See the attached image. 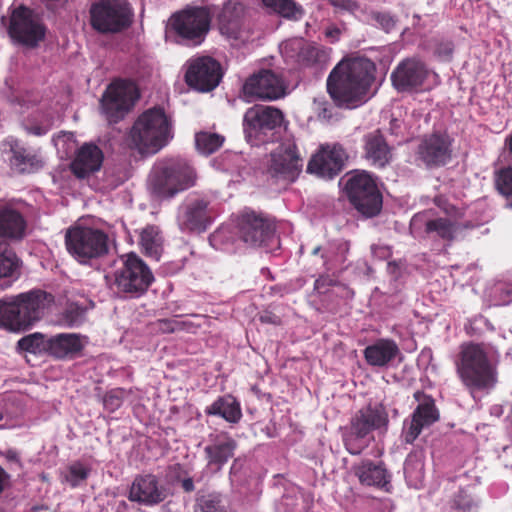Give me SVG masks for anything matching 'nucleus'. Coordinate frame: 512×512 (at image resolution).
<instances>
[{"label": "nucleus", "mask_w": 512, "mask_h": 512, "mask_svg": "<svg viewBox=\"0 0 512 512\" xmlns=\"http://www.w3.org/2000/svg\"><path fill=\"white\" fill-rule=\"evenodd\" d=\"M153 281L148 266L135 254H129L124 266L114 274L113 285L119 292L138 296L144 293Z\"/></svg>", "instance_id": "nucleus-10"}, {"label": "nucleus", "mask_w": 512, "mask_h": 512, "mask_svg": "<svg viewBox=\"0 0 512 512\" xmlns=\"http://www.w3.org/2000/svg\"><path fill=\"white\" fill-rule=\"evenodd\" d=\"M208 203L202 199H196L183 206L178 214V224L183 231H202L208 223Z\"/></svg>", "instance_id": "nucleus-28"}, {"label": "nucleus", "mask_w": 512, "mask_h": 512, "mask_svg": "<svg viewBox=\"0 0 512 512\" xmlns=\"http://www.w3.org/2000/svg\"><path fill=\"white\" fill-rule=\"evenodd\" d=\"M353 471L362 485L385 487L389 484V475L386 469L371 461L354 466Z\"/></svg>", "instance_id": "nucleus-34"}, {"label": "nucleus", "mask_w": 512, "mask_h": 512, "mask_svg": "<svg viewBox=\"0 0 512 512\" xmlns=\"http://www.w3.org/2000/svg\"><path fill=\"white\" fill-rule=\"evenodd\" d=\"M286 86L277 74L264 70L250 77L243 86L245 97L275 100L285 95Z\"/></svg>", "instance_id": "nucleus-19"}, {"label": "nucleus", "mask_w": 512, "mask_h": 512, "mask_svg": "<svg viewBox=\"0 0 512 512\" xmlns=\"http://www.w3.org/2000/svg\"><path fill=\"white\" fill-rule=\"evenodd\" d=\"M283 113L274 107L255 105L244 115V132L249 142L260 139L262 134L279 127L283 122Z\"/></svg>", "instance_id": "nucleus-17"}, {"label": "nucleus", "mask_w": 512, "mask_h": 512, "mask_svg": "<svg viewBox=\"0 0 512 512\" xmlns=\"http://www.w3.org/2000/svg\"><path fill=\"white\" fill-rule=\"evenodd\" d=\"M365 158L375 167L383 168L391 160V150L379 132H373L365 137Z\"/></svg>", "instance_id": "nucleus-30"}, {"label": "nucleus", "mask_w": 512, "mask_h": 512, "mask_svg": "<svg viewBox=\"0 0 512 512\" xmlns=\"http://www.w3.org/2000/svg\"><path fill=\"white\" fill-rule=\"evenodd\" d=\"M25 230L26 222L17 210L8 206L0 208V237L19 240L25 235Z\"/></svg>", "instance_id": "nucleus-31"}, {"label": "nucleus", "mask_w": 512, "mask_h": 512, "mask_svg": "<svg viewBox=\"0 0 512 512\" xmlns=\"http://www.w3.org/2000/svg\"><path fill=\"white\" fill-rule=\"evenodd\" d=\"M68 252L79 262L100 257L108 252V237L98 229L75 226L65 235Z\"/></svg>", "instance_id": "nucleus-6"}, {"label": "nucleus", "mask_w": 512, "mask_h": 512, "mask_svg": "<svg viewBox=\"0 0 512 512\" xmlns=\"http://www.w3.org/2000/svg\"><path fill=\"white\" fill-rule=\"evenodd\" d=\"M138 97L139 94L133 82H113L102 96V112L109 121L115 122L134 105Z\"/></svg>", "instance_id": "nucleus-14"}, {"label": "nucleus", "mask_w": 512, "mask_h": 512, "mask_svg": "<svg viewBox=\"0 0 512 512\" xmlns=\"http://www.w3.org/2000/svg\"><path fill=\"white\" fill-rule=\"evenodd\" d=\"M19 267L15 253L5 244H0V278L14 275Z\"/></svg>", "instance_id": "nucleus-42"}, {"label": "nucleus", "mask_w": 512, "mask_h": 512, "mask_svg": "<svg viewBox=\"0 0 512 512\" xmlns=\"http://www.w3.org/2000/svg\"><path fill=\"white\" fill-rule=\"evenodd\" d=\"M347 154L340 145H323L312 156L307 171L320 178L332 179L343 169Z\"/></svg>", "instance_id": "nucleus-18"}, {"label": "nucleus", "mask_w": 512, "mask_h": 512, "mask_svg": "<svg viewBox=\"0 0 512 512\" xmlns=\"http://www.w3.org/2000/svg\"><path fill=\"white\" fill-rule=\"evenodd\" d=\"M387 423V414L382 406L361 409L353 418L350 431L344 438L347 451L353 455L360 454L369 443V433Z\"/></svg>", "instance_id": "nucleus-9"}, {"label": "nucleus", "mask_w": 512, "mask_h": 512, "mask_svg": "<svg viewBox=\"0 0 512 512\" xmlns=\"http://www.w3.org/2000/svg\"><path fill=\"white\" fill-rule=\"evenodd\" d=\"M140 245L144 254L156 261L163 252V237L158 227L148 226L140 234Z\"/></svg>", "instance_id": "nucleus-36"}, {"label": "nucleus", "mask_w": 512, "mask_h": 512, "mask_svg": "<svg viewBox=\"0 0 512 512\" xmlns=\"http://www.w3.org/2000/svg\"><path fill=\"white\" fill-rule=\"evenodd\" d=\"M236 442L226 434L215 436L210 444L204 448L207 467L217 472L233 457Z\"/></svg>", "instance_id": "nucleus-26"}, {"label": "nucleus", "mask_w": 512, "mask_h": 512, "mask_svg": "<svg viewBox=\"0 0 512 512\" xmlns=\"http://www.w3.org/2000/svg\"><path fill=\"white\" fill-rule=\"evenodd\" d=\"M125 394L126 392L122 389L110 391L104 397V406L110 411L118 409L123 403Z\"/></svg>", "instance_id": "nucleus-47"}, {"label": "nucleus", "mask_w": 512, "mask_h": 512, "mask_svg": "<svg viewBox=\"0 0 512 512\" xmlns=\"http://www.w3.org/2000/svg\"><path fill=\"white\" fill-rule=\"evenodd\" d=\"M496 185L503 195L512 198V168H505L498 173Z\"/></svg>", "instance_id": "nucleus-46"}, {"label": "nucleus", "mask_w": 512, "mask_h": 512, "mask_svg": "<svg viewBox=\"0 0 512 512\" xmlns=\"http://www.w3.org/2000/svg\"><path fill=\"white\" fill-rule=\"evenodd\" d=\"M23 127L28 134L34 136H42L51 129L52 123L50 121L41 124H31L30 122H24Z\"/></svg>", "instance_id": "nucleus-49"}, {"label": "nucleus", "mask_w": 512, "mask_h": 512, "mask_svg": "<svg viewBox=\"0 0 512 512\" xmlns=\"http://www.w3.org/2000/svg\"><path fill=\"white\" fill-rule=\"evenodd\" d=\"M183 488L186 491H192L194 489V484L192 479H185L182 483Z\"/></svg>", "instance_id": "nucleus-53"}, {"label": "nucleus", "mask_w": 512, "mask_h": 512, "mask_svg": "<svg viewBox=\"0 0 512 512\" xmlns=\"http://www.w3.org/2000/svg\"><path fill=\"white\" fill-rule=\"evenodd\" d=\"M370 17L386 32L391 31L396 23L395 19L387 13L374 12Z\"/></svg>", "instance_id": "nucleus-48"}, {"label": "nucleus", "mask_w": 512, "mask_h": 512, "mask_svg": "<svg viewBox=\"0 0 512 512\" xmlns=\"http://www.w3.org/2000/svg\"><path fill=\"white\" fill-rule=\"evenodd\" d=\"M103 160L102 150L94 144L86 143L77 150L70 168L77 178L84 179L98 172Z\"/></svg>", "instance_id": "nucleus-22"}, {"label": "nucleus", "mask_w": 512, "mask_h": 512, "mask_svg": "<svg viewBox=\"0 0 512 512\" xmlns=\"http://www.w3.org/2000/svg\"><path fill=\"white\" fill-rule=\"evenodd\" d=\"M224 236V231L219 230L213 235L214 240H220Z\"/></svg>", "instance_id": "nucleus-56"}, {"label": "nucleus", "mask_w": 512, "mask_h": 512, "mask_svg": "<svg viewBox=\"0 0 512 512\" xmlns=\"http://www.w3.org/2000/svg\"><path fill=\"white\" fill-rule=\"evenodd\" d=\"M330 2L334 7L350 13H356L359 10V4L354 0H330Z\"/></svg>", "instance_id": "nucleus-50"}, {"label": "nucleus", "mask_w": 512, "mask_h": 512, "mask_svg": "<svg viewBox=\"0 0 512 512\" xmlns=\"http://www.w3.org/2000/svg\"><path fill=\"white\" fill-rule=\"evenodd\" d=\"M18 347L33 354L40 353L45 348L43 336L39 333L25 336L18 341Z\"/></svg>", "instance_id": "nucleus-45"}, {"label": "nucleus", "mask_w": 512, "mask_h": 512, "mask_svg": "<svg viewBox=\"0 0 512 512\" xmlns=\"http://www.w3.org/2000/svg\"><path fill=\"white\" fill-rule=\"evenodd\" d=\"M303 157L294 141L279 144L270 154L268 172L277 178L294 181L303 168Z\"/></svg>", "instance_id": "nucleus-15"}, {"label": "nucleus", "mask_w": 512, "mask_h": 512, "mask_svg": "<svg viewBox=\"0 0 512 512\" xmlns=\"http://www.w3.org/2000/svg\"><path fill=\"white\" fill-rule=\"evenodd\" d=\"M326 36L328 38H331L332 41H335L338 39L339 35H340V30L337 28V27H329L327 28L326 32H325Z\"/></svg>", "instance_id": "nucleus-52"}, {"label": "nucleus", "mask_w": 512, "mask_h": 512, "mask_svg": "<svg viewBox=\"0 0 512 512\" xmlns=\"http://www.w3.org/2000/svg\"><path fill=\"white\" fill-rule=\"evenodd\" d=\"M455 370L470 393L490 390L497 383V367L481 344H462L455 359Z\"/></svg>", "instance_id": "nucleus-3"}, {"label": "nucleus", "mask_w": 512, "mask_h": 512, "mask_svg": "<svg viewBox=\"0 0 512 512\" xmlns=\"http://www.w3.org/2000/svg\"><path fill=\"white\" fill-rule=\"evenodd\" d=\"M338 246L339 249L343 252V254H345L349 249V246L346 242H340Z\"/></svg>", "instance_id": "nucleus-55"}, {"label": "nucleus", "mask_w": 512, "mask_h": 512, "mask_svg": "<svg viewBox=\"0 0 512 512\" xmlns=\"http://www.w3.org/2000/svg\"><path fill=\"white\" fill-rule=\"evenodd\" d=\"M9 34L18 43L35 47L44 39L45 27L31 9L19 6L12 11Z\"/></svg>", "instance_id": "nucleus-12"}, {"label": "nucleus", "mask_w": 512, "mask_h": 512, "mask_svg": "<svg viewBox=\"0 0 512 512\" xmlns=\"http://www.w3.org/2000/svg\"><path fill=\"white\" fill-rule=\"evenodd\" d=\"M320 251H321V247H320V246H317V247H315V248L313 249L312 253H313L314 255H317Z\"/></svg>", "instance_id": "nucleus-58"}, {"label": "nucleus", "mask_w": 512, "mask_h": 512, "mask_svg": "<svg viewBox=\"0 0 512 512\" xmlns=\"http://www.w3.org/2000/svg\"><path fill=\"white\" fill-rule=\"evenodd\" d=\"M54 145L59 153L68 156L75 151L77 143L75 135L72 132H62L53 138Z\"/></svg>", "instance_id": "nucleus-44"}, {"label": "nucleus", "mask_w": 512, "mask_h": 512, "mask_svg": "<svg viewBox=\"0 0 512 512\" xmlns=\"http://www.w3.org/2000/svg\"><path fill=\"white\" fill-rule=\"evenodd\" d=\"M459 215L460 213L457 212L453 218L446 216L427 221L424 215H415L411 220V228L417 229L424 224L427 234H434L444 240L452 241L461 229V225L457 222Z\"/></svg>", "instance_id": "nucleus-24"}, {"label": "nucleus", "mask_w": 512, "mask_h": 512, "mask_svg": "<svg viewBox=\"0 0 512 512\" xmlns=\"http://www.w3.org/2000/svg\"><path fill=\"white\" fill-rule=\"evenodd\" d=\"M404 473L407 483L414 487H421L424 480V461L420 454H409L404 464Z\"/></svg>", "instance_id": "nucleus-37"}, {"label": "nucleus", "mask_w": 512, "mask_h": 512, "mask_svg": "<svg viewBox=\"0 0 512 512\" xmlns=\"http://www.w3.org/2000/svg\"><path fill=\"white\" fill-rule=\"evenodd\" d=\"M264 6L286 18L298 19L302 9L293 0H262Z\"/></svg>", "instance_id": "nucleus-39"}, {"label": "nucleus", "mask_w": 512, "mask_h": 512, "mask_svg": "<svg viewBox=\"0 0 512 512\" xmlns=\"http://www.w3.org/2000/svg\"><path fill=\"white\" fill-rule=\"evenodd\" d=\"M84 347L83 339L77 334H59L47 341L49 352L56 358L74 355Z\"/></svg>", "instance_id": "nucleus-32"}, {"label": "nucleus", "mask_w": 512, "mask_h": 512, "mask_svg": "<svg viewBox=\"0 0 512 512\" xmlns=\"http://www.w3.org/2000/svg\"><path fill=\"white\" fill-rule=\"evenodd\" d=\"M207 414L217 415L226 421L236 423L242 416L240 404L230 395L218 398L206 409Z\"/></svg>", "instance_id": "nucleus-35"}, {"label": "nucleus", "mask_w": 512, "mask_h": 512, "mask_svg": "<svg viewBox=\"0 0 512 512\" xmlns=\"http://www.w3.org/2000/svg\"><path fill=\"white\" fill-rule=\"evenodd\" d=\"M345 191L354 207L363 215L372 217L382 207V197L376 182L366 171H356L349 176Z\"/></svg>", "instance_id": "nucleus-7"}, {"label": "nucleus", "mask_w": 512, "mask_h": 512, "mask_svg": "<svg viewBox=\"0 0 512 512\" xmlns=\"http://www.w3.org/2000/svg\"><path fill=\"white\" fill-rule=\"evenodd\" d=\"M6 478H7V475H6L5 471L0 467V492L4 488Z\"/></svg>", "instance_id": "nucleus-54"}, {"label": "nucleus", "mask_w": 512, "mask_h": 512, "mask_svg": "<svg viewBox=\"0 0 512 512\" xmlns=\"http://www.w3.org/2000/svg\"><path fill=\"white\" fill-rule=\"evenodd\" d=\"M167 497L166 489L151 474L137 476L131 484L128 499L144 506L157 505Z\"/></svg>", "instance_id": "nucleus-20"}, {"label": "nucleus", "mask_w": 512, "mask_h": 512, "mask_svg": "<svg viewBox=\"0 0 512 512\" xmlns=\"http://www.w3.org/2000/svg\"><path fill=\"white\" fill-rule=\"evenodd\" d=\"M195 173L183 160L158 164L149 177V189L158 199H168L194 185Z\"/></svg>", "instance_id": "nucleus-5"}, {"label": "nucleus", "mask_w": 512, "mask_h": 512, "mask_svg": "<svg viewBox=\"0 0 512 512\" xmlns=\"http://www.w3.org/2000/svg\"><path fill=\"white\" fill-rule=\"evenodd\" d=\"M419 156L428 166H439L450 159V141L445 135L433 134L419 146Z\"/></svg>", "instance_id": "nucleus-25"}, {"label": "nucleus", "mask_w": 512, "mask_h": 512, "mask_svg": "<svg viewBox=\"0 0 512 512\" xmlns=\"http://www.w3.org/2000/svg\"><path fill=\"white\" fill-rule=\"evenodd\" d=\"M133 12L126 0H99L90 7L91 26L102 33H115L128 27Z\"/></svg>", "instance_id": "nucleus-8"}, {"label": "nucleus", "mask_w": 512, "mask_h": 512, "mask_svg": "<svg viewBox=\"0 0 512 512\" xmlns=\"http://www.w3.org/2000/svg\"><path fill=\"white\" fill-rule=\"evenodd\" d=\"M193 318L197 319V322L192 320H162L161 324L164 326L163 330L168 332L174 331H187L190 333H195L198 328H200L204 322L207 321V317L203 315H193Z\"/></svg>", "instance_id": "nucleus-41"}, {"label": "nucleus", "mask_w": 512, "mask_h": 512, "mask_svg": "<svg viewBox=\"0 0 512 512\" xmlns=\"http://www.w3.org/2000/svg\"><path fill=\"white\" fill-rule=\"evenodd\" d=\"M439 418L432 399L427 398L415 409L409 426L405 427L404 438L407 443H412L425 428L436 422Z\"/></svg>", "instance_id": "nucleus-27"}, {"label": "nucleus", "mask_w": 512, "mask_h": 512, "mask_svg": "<svg viewBox=\"0 0 512 512\" xmlns=\"http://www.w3.org/2000/svg\"><path fill=\"white\" fill-rule=\"evenodd\" d=\"M54 303V297L40 289L30 290L0 300V325L18 332L29 329L42 319Z\"/></svg>", "instance_id": "nucleus-2"}, {"label": "nucleus", "mask_w": 512, "mask_h": 512, "mask_svg": "<svg viewBox=\"0 0 512 512\" xmlns=\"http://www.w3.org/2000/svg\"><path fill=\"white\" fill-rule=\"evenodd\" d=\"M89 473L90 469L86 465L75 462L62 473V481L74 488L85 481Z\"/></svg>", "instance_id": "nucleus-43"}, {"label": "nucleus", "mask_w": 512, "mask_h": 512, "mask_svg": "<svg viewBox=\"0 0 512 512\" xmlns=\"http://www.w3.org/2000/svg\"><path fill=\"white\" fill-rule=\"evenodd\" d=\"M229 502L226 497L218 493L201 496L197 500L195 512H229Z\"/></svg>", "instance_id": "nucleus-38"}, {"label": "nucleus", "mask_w": 512, "mask_h": 512, "mask_svg": "<svg viewBox=\"0 0 512 512\" xmlns=\"http://www.w3.org/2000/svg\"><path fill=\"white\" fill-rule=\"evenodd\" d=\"M238 234L251 247H264L267 250L279 247L273 225L253 212L244 213L239 218Z\"/></svg>", "instance_id": "nucleus-13"}, {"label": "nucleus", "mask_w": 512, "mask_h": 512, "mask_svg": "<svg viewBox=\"0 0 512 512\" xmlns=\"http://www.w3.org/2000/svg\"><path fill=\"white\" fill-rule=\"evenodd\" d=\"M374 71V63L367 58L345 59L331 71L328 92L339 106L357 107L366 100Z\"/></svg>", "instance_id": "nucleus-1"}, {"label": "nucleus", "mask_w": 512, "mask_h": 512, "mask_svg": "<svg viewBox=\"0 0 512 512\" xmlns=\"http://www.w3.org/2000/svg\"><path fill=\"white\" fill-rule=\"evenodd\" d=\"M243 15V6L237 2L227 1L219 14V27L222 34L230 38H238L240 19Z\"/></svg>", "instance_id": "nucleus-33"}, {"label": "nucleus", "mask_w": 512, "mask_h": 512, "mask_svg": "<svg viewBox=\"0 0 512 512\" xmlns=\"http://www.w3.org/2000/svg\"><path fill=\"white\" fill-rule=\"evenodd\" d=\"M427 76L428 69L423 62L406 59L392 72L391 80L398 91H411L422 86Z\"/></svg>", "instance_id": "nucleus-21"}, {"label": "nucleus", "mask_w": 512, "mask_h": 512, "mask_svg": "<svg viewBox=\"0 0 512 512\" xmlns=\"http://www.w3.org/2000/svg\"><path fill=\"white\" fill-rule=\"evenodd\" d=\"M224 142V138L211 132H199L195 135L196 148L202 154H212L218 150Z\"/></svg>", "instance_id": "nucleus-40"}, {"label": "nucleus", "mask_w": 512, "mask_h": 512, "mask_svg": "<svg viewBox=\"0 0 512 512\" xmlns=\"http://www.w3.org/2000/svg\"><path fill=\"white\" fill-rule=\"evenodd\" d=\"M210 12L205 7L187 8L170 18V26L182 38L200 44L210 27Z\"/></svg>", "instance_id": "nucleus-11"}, {"label": "nucleus", "mask_w": 512, "mask_h": 512, "mask_svg": "<svg viewBox=\"0 0 512 512\" xmlns=\"http://www.w3.org/2000/svg\"><path fill=\"white\" fill-rule=\"evenodd\" d=\"M363 353L369 365L374 367H386L396 359L400 354V350L393 340L379 339L367 346Z\"/></svg>", "instance_id": "nucleus-29"}, {"label": "nucleus", "mask_w": 512, "mask_h": 512, "mask_svg": "<svg viewBox=\"0 0 512 512\" xmlns=\"http://www.w3.org/2000/svg\"><path fill=\"white\" fill-rule=\"evenodd\" d=\"M3 151L11 154L10 164L20 173H31L42 167L43 162L38 153L26 149L13 137L2 143Z\"/></svg>", "instance_id": "nucleus-23"}, {"label": "nucleus", "mask_w": 512, "mask_h": 512, "mask_svg": "<svg viewBox=\"0 0 512 512\" xmlns=\"http://www.w3.org/2000/svg\"><path fill=\"white\" fill-rule=\"evenodd\" d=\"M221 77L220 65L211 57H196L186 62L185 81L197 91L209 92L215 89Z\"/></svg>", "instance_id": "nucleus-16"}, {"label": "nucleus", "mask_w": 512, "mask_h": 512, "mask_svg": "<svg viewBox=\"0 0 512 512\" xmlns=\"http://www.w3.org/2000/svg\"><path fill=\"white\" fill-rule=\"evenodd\" d=\"M506 143L509 147L510 152L512 153V135L509 138H507Z\"/></svg>", "instance_id": "nucleus-57"}, {"label": "nucleus", "mask_w": 512, "mask_h": 512, "mask_svg": "<svg viewBox=\"0 0 512 512\" xmlns=\"http://www.w3.org/2000/svg\"><path fill=\"white\" fill-rule=\"evenodd\" d=\"M172 137L171 121L161 108L142 113L130 131L131 144L140 153H157Z\"/></svg>", "instance_id": "nucleus-4"}, {"label": "nucleus", "mask_w": 512, "mask_h": 512, "mask_svg": "<svg viewBox=\"0 0 512 512\" xmlns=\"http://www.w3.org/2000/svg\"><path fill=\"white\" fill-rule=\"evenodd\" d=\"M302 46V40L301 39H293V40H289L285 43H283L280 48L282 51H286L289 47H292V48H300Z\"/></svg>", "instance_id": "nucleus-51"}]
</instances>
